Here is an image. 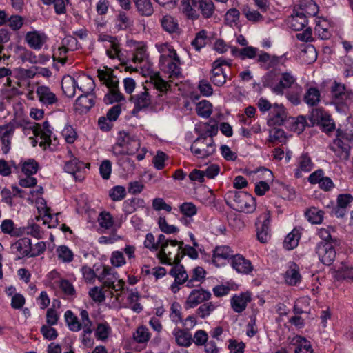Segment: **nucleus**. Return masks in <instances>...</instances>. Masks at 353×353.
I'll return each instance as SVG.
<instances>
[{"instance_id":"obj_1","label":"nucleus","mask_w":353,"mask_h":353,"mask_svg":"<svg viewBox=\"0 0 353 353\" xmlns=\"http://www.w3.org/2000/svg\"><path fill=\"white\" fill-rule=\"evenodd\" d=\"M144 246L152 252L159 250L157 257L163 264L170 265L172 262V252L168 250V247L176 246L179 244L177 240H172L165 237L164 234H159L157 241L152 233H148L144 241Z\"/></svg>"},{"instance_id":"obj_2","label":"nucleus","mask_w":353,"mask_h":353,"mask_svg":"<svg viewBox=\"0 0 353 353\" xmlns=\"http://www.w3.org/2000/svg\"><path fill=\"white\" fill-rule=\"evenodd\" d=\"M228 206L234 210L252 213L256 209L255 199L244 191L230 190L224 196Z\"/></svg>"},{"instance_id":"obj_3","label":"nucleus","mask_w":353,"mask_h":353,"mask_svg":"<svg viewBox=\"0 0 353 353\" xmlns=\"http://www.w3.org/2000/svg\"><path fill=\"white\" fill-rule=\"evenodd\" d=\"M317 12L316 5L312 0L308 1V6L303 4L298 9H294L290 21L291 28L295 31L303 30L307 24V17L314 16Z\"/></svg>"},{"instance_id":"obj_4","label":"nucleus","mask_w":353,"mask_h":353,"mask_svg":"<svg viewBox=\"0 0 353 353\" xmlns=\"http://www.w3.org/2000/svg\"><path fill=\"white\" fill-rule=\"evenodd\" d=\"M169 54H161L159 57L160 69L169 75L170 78H178L181 75V59L176 51H171Z\"/></svg>"},{"instance_id":"obj_5","label":"nucleus","mask_w":353,"mask_h":353,"mask_svg":"<svg viewBox=\"0 0 353 353\" xmlns=\"http://www.w3.org/2000/svg\"><path fill=\"white\" fill-rule=\"evenodd\" d=\"M190 150L199 158H207L216 151L214 141L212 138H207L206 134H201L193 141Z\"/></svg>"},{"instance_id":"obj_6","label":"nucleus","mask_w":353,"mask_h":353,"mask_svg":"<svg viewBox=\"0 0 353 353\" xmlns=\"http://www.w3.org/2000/svg\"><path fill=\"white\" fill-rule=\"evenodd\" d=\"M350 143H353L352 132L337 129L336 138L333 140L330 149L335 152L337 150H341L344 158L348 159L351 148Z\"/></svg>"},{"instance_id":"obj_7","label":"nucleus","mask_w":353,"mask_h":353,"mask_svg":"<svg viewBox=\"0 0 353 353\" xmlns=\"http://www.w3.org/2000/svg\"><path fill=\"white\" fill-rule=\"evenodd\" d=\"M335 245L332 242L326 241H320L316 244L315 252L323 264L330 265L334 261L336 256Z\"/></svg>"},{"instance_id":"obj_8","label":"nucleus","mask_w":353,"mask_h":353,"mask_svg":"<svg viewBox=\"0 0 353 353\" xmlns=\"http://www.w3.org/2000/svg\"><path fill=\"white\" fill-rule=\"evenodd\" d=\"M118 145L123 146L127 155H133L140 148L139 141L134 135L125 131H120L118 134Z\"/></svg>"},{"instance_id":"obj_9","label":"nucleus","mask_w":353,"mask_h":353,"mask_svg":"<svg viewBox=\"0 0 353 353\" xmlns=\"http://www.w3.org/2000/svg\"><path fill=\"white\" fill-rule=\"evenodd\" d=\"M212 297L211 292L202 288L193 289L189 294L185 302V308H194L210 300Z\"/></svg>"},{"instance_id":"obj_10","label":"nucleus","mask_w":353,"mask_h":353,"mask_svg":"<svg viewBox=\"0 0 353 353\" xmlns=\"http://www.w3.org/2000/svg\"><path fill=\"white\" fill-rule=\"evenodd\" d=\"M331 92L336 103L345 105L346 107L353 103V92L346 90L344 84L334 81Z\"/></svg>"},{"instance_id":"obj_11","label":"nucleus","mask_w":353,"mask_h":353,"mask_svg":"<svg viewBox=\"0 0 353 353\" xmlns=\"http://www.w3.org/2000/svg\"><path fill=\"white\" fill-rule=\"evenodd\" d=\"M10 250L11 252L16 256V260L25 257L30 258L32 241L28 237L21 238L11 244Z\"/></svg>"},{"instance_id":"obj_12","label":"nucleus","mask_w":353,"mask_h":353,"mask_svg":"<svg viewBox=\"0 0 353 353\" xmlns=\"http://www.w3.org/2000/svg\"><path fill=\"white\" fill-rule=\"evenodd\" d=\"M174 265L169 272V274L174 278V283L170 286V290L173 293H176L180 290L179 285L183 284L187 279L188 274L185 271L183 265L180 263H172L170 265Z\"/></svg>"},{"instance_id":"obj_13","label":"nucleus","mask_w":353,"mask_h":353,"mask_svg":"<svg viewBox=\"0 0 353 353\" xmlns=\"http://www.w3.org/2000/svg\"><path fill=\"white\" fill-rule=\"evenodd\" d=\"M268 125L269 126L284 125L289 117L285 107L282 104L274 103L269 113Z\"/></svg>"},{"instance_id":"obj_14","label":"nucleus","mask_w":353,"mask_h":353,"mask_svg":"<svg viewBox=\"0 0 353 353\" xmlns=\"http://www.w3.org/2000/svg\"><path fill=\"white\" fill-rule=\"evenodd\" d=\"M269 214L260 216L256 221L257 239L262 243H267L271 237Z\"/></svg>"},{"instance_id":"obj_15","label":"nucleus","mask_w":353,"mask_h":353,"mask_svg":"<svg viewBox=\"0 0 353 353\" xmlns=\"http://www.w3.org/2000/svg\"><path fill=\"white\" fill-rule=\"evenodd\" d=\"M14 130V125L11 123L0 125V139L2 143L1 150L4 154L8 153L10 150L11 139Z\"/></svg>"},{"instance_id":"obj_16","label":"nucleus","mask_w":353,"mask_h":353,"mask_svg":"<svg viewBox=\"0 0 353 353\" xmlns=\"http://www.w3.org/2000/svg\"><path fill=\"white\" fill-rule=\"evenodd\" d=\"M230 265L238 273L248 274L253 270V266L250 260L241 254H235L231 258Z\"/></svg>"},{"instance_id":"obj_17","label":"nucleus","mask_w":353,"mask_h":353,"mask_svg":"<svg viewBox=\"0 0 353 353\" xmlns=\"http://www.w3.org/2000/svg\"><path fill=\"white\" fill-rule=\"evenodd\" d=\"M39 101L44 105H52L58 101L56 94L46 85H39L36 90Z\"/></svg>"},{"instance_id":"obj_18","label":"nucleus","mask_w":353,"mask_h":353,"mask_svg":"<svg viewBox=\"0 0 353 353\" xmlns=\"http://www.w3.org/2000/svg\"><path fill=\"white\" fill-rule=\"evenodd\" d=\"M48 37L43 32L38 31L26 33L25 40L28 45L34 50H40L47 41Z\"/></svg>"},{"instance_id":"obj_19","label":"nucleus","mask_w":353,"mask_h":353,"mask_svg":"<svg viewBox=\"0 0 353 353\" xmlns=\"http://www.w3.org/2000/svg\"><path fill=\"white\" fill-rule=\"evenodd\" d=\"M144 92L131 96V101H132L134 104V108L132 110L133 114H137L141 110L148 108L150 105V96L148 90L145 88H144Z\"/></svg>"},{"instance_id":"obj_20","label":"nucleus","mask_w":353,"mask_h":353,"mask_svg":"<svg viewBox=\"0 0 353 353\" xmlns=\"http://www.w3.org/2000/svg\"><path fill=\"white\" fill-rule=\"evenodd\" d=\"M210 79L212 83L218 87L223 85L226 82L227 75L224 69L221 67L220 61L213 62Z\"/></svg>"},{"instance_id":"obj_21","label":"nucleus","mask_w":353,"mask_h":353,"mask_svg":"<svg viewBox=\"0 0 353 353\" xmlns=\"http://www.w3.org/2000/svg\"><path fill=\"white\" fill-rule=\"evenodd\" d=\"M178 243L179 244L176 245V246H178L176 248L177 253L173 259L172 258V263H180L182 258L185 255H188L190 258L192 259H196L198 258V252L194 247L186 245L183 248V241H178Z\"/></svg>"},{"instance_id":"obj_22","label":"nucleus","mask_w":353,"mask_h":353,"mask_svg":"<svg viewBox=\"0 0 353 353\" xmlns=\"http://www.w3.org/2000/svg\"><path fill=\"white\" fill-rule=\"evenodd\" d=\"M251 301L248 293H241L234 295L231 299V307L235 312L241 313L245 310L248 303Z\"/></svg>"},{"instance_id":"obj_23","label":"nucleus","mask_w":353,"mask_h":353,"mask_svg":"<svg viewBox=\"0 0 353 353\" xmlns=\"http://www.w3.org/2000/svg\"><path fill=\"white\" fill-rule=\"evenodd\" d=\"M50 125L48 121L43 122L42 125H37L34 129V134L35 136L40 135L41 139L43 140L40 143V145L42 146L44 144L50 145L51 144V135L52 134L50 130Z\"/></svg>"},{"instance_id":"obj_24","label":"nucleus","mask_w":353,"mask_h":353,"mask_svg":"<svg viewBox=\"0 0 353 353\" xmlns=\"http://www.w3.org/2000/svg\"><path fill=\"white\" fill-rule=\"evenodd\" d=\"M97 77L100 81L105 84L109 90L119 89V81L113 74L112 71H105L103 70H97Z\"/></svg>"},{"instance_id":"obj_25","label":"nucleus","mask_w":353,"mask_h":353,"mask_svg":"<svg viewBox=\"0 0 353 353\" xmlns=\"http://www.w3.org/2000/svg\"><path fill=\"white\" fill-rule=\"evenodd\" d=\"M307 125V121L304 116L300 115L297 117H289L285 127L298 134L301 133Z\"/></svg>"},{"instance_id":"obj_26","label":"nucleus","mask_w":353,"mask_h":353,"mask_svg":"<svg viewBox=\"0 0 353 353\" xmlns=\"http://www.w3.org/2000/svg\"><path fill=\"white\" fill-rule=\"evenodd\" d=\"M78 88L80 90H83L81 87H79L77 81L71 76L65 77L61 81V88L64 94L68 98H72L75 95V89Z\"/></svg>"},{"instance_id":"obj_27","label":"nucleus","mask_w":353,"mask_h":353,"mask_svg":"<svg viewBox=\"0 0 353 353\" xmlns=\"http://www.w3.org/2000/svg\"><path fill=\"white\" fill-rule=\"evenodd\" d=\"M85 168V165L83 162L79 161L74 159L65 163L64 170L66 172L72 174L76 180L81 181L83 178L81 174H79L81 170Z\"/></svg>"},{"instance_id":"obj_28","label":"nucleus","mask_w":353,"mask_h":353,"mask_svg":"<svg viewBox=\"0 0 353 353\" xmlns=\"http://www.w3.org/2000/svg\"><path fill=\"white\" fill-rule=\"evenodd\" d=\"M235 254H233V251L229 246H217L214 250L213 262L219 265L218 263L221 262V261L227 259H230L231 261V258Z\"/></svg>"},{"instance_id":"obj_29","label":"nucleus","mask_w":353,"mask_h":353,"mask_svg":"<svg viewBox=\"0 0 353 353\" xmlns=\"http://www.w3.org/2000/svg\"><path fill=\"white\" fill-rule=\"evenodd\" d=\"M301 276L299 273V268L295 263H292L285 274V282L290 285H296L300 283Z\"/></svg>"},{"instance_id":"obj_30","label":"nucleus","mask_w":353,"mask_h":353,"mask_svg":"<svg viewBox=\"0 0 353 353\" xmlns=\"http://www.w3.org/2000/svg\"><path fill=\"white\" fill-rule=\"evenodd\" d=\"M296 82V78L290 72H283L279 78V85L276 87V94H282L283 90L290 88Z\"/></svg>"},{"instance_id":"obj_31","label":"nucleus","mask_w":353,"mask_h":353,"mask_svg":"<svg viewBox=\"0 0 353 353\" xmlns=\"http://www.w3.org/2000/svg\"><path fill=\"white\" fill-rule=\"evenodd\" d=\"M90 97L89 93L79 96L76 100V110L81 112H87L94 105V99Z\"/></svg>"},{"instance_id":"obj_32","label":"nucleus","mask_w":353,"mask_h":353,"mask_svg":"<svg viewBox=\"0 0 353 353\" xmlns=\"http://www.w3.org/2000/svg\"><path fill=\"white\" fill-rule=\"evenodd\" d=\"M303 101L311 107L317 105L321 101V93L319 89L315 87L307 89L303 97Z\"/></svg>"},{"instance_id":"obj_33","label":"nucleus","mask_w":353,"mask_h":353,"mask_svg":"<svg viewBox=\"0 0 353 353\" xmlns=\"http://www.w3.org/2000/svg\"><path fill=\"white\" fill-rule=\"evenodd\" d=\"M299 168L295 170L296 177L301 176V172H310L313 168L314 164L307 153H303L299 159Z\"/></svg>"},{"instance_id":"obj_34","label":"nucleus","mask_w":353,"mask_h":353,"mask_svg":"<svg viewBox=\"0 0 353 353\" xmlns=\"http://www.w3.org/2000/svg\"><path fill=\"white\" fill-rule=\"evenodd\" d=\"M176 343L183 347H188L192 343V337L188 330L176 328L172 332Z\"/></svg>"},{"instance_id":"obj_35","label":"nucleus","mask_w":353,"mask_h":353,"mask_svg":"<svg viewBox=\"0 0 353 353\" xmlns=\"http://www.w3.org/2000/svg\"><path fill=\"white\" fill-rule=\"evenodd\" d=\"M279 75L274 70L267 72L262 77V83L263 87L271 88L273 92L276 93V87L279 85Z\"/></svg>"},{"instance_id":"obj_36","label":"nucleus","mask_w":353,"mask_h":353,"mask_svg":"<svg viewBox=\"0 0 353 353\" xmlns=\"http://www.w3.org/2000/svg\"><path fill=\"white\" fill-rule=\"evenodd\" d=\"M194 7L201 12L202 16L205 19H209L212 17L215 6L212 0H201L198 2L197 5H192Z\"/></svg>"},{"instance_id":"obj_37","label":"nucleus","mask_w":353,"mask_h":353,"mask_svg":"<svg viewBox=\"0 0 353 353\" xmlns=\"http://www.w3.org/2000/svg\"><path fill=\"white\" fill-rule=\"evenodd\" d=\"M137 11L141 16L150 17L154 13L150 0H133Z\"/></svg>"},{"instance_id":"obj_38","label":"nucleus","mask_w":353,"mask_h":353,"mask_svg":"<svg viewBox=\"0 0 353 353\" xmlns=\"http://www.w3.org/2000/svg\"><path fill=\"white\" fill-rule=\"evenodd\" d=\"M258 49L252 46L239 49L236 47L232 48V55L239 57L241 59H254L257 54Z\"/></svg>"},{"instance_id":"obj_39","label":"nucleus","mask_w":353,"mask_h":353,"mask_svg":"<svg viewBox=\"0 0 353 353\" xmlns=\"http://www.w3.org/2000/svg\"><path fill=\"white\" fill-rule=\"evenodd\" d=\"M160 21L162 28L168 33L177 32L179 30L177 20L171 15L163 16Z\"/></svg>"},{"instance_id":"obj_40","label":"nucleus","mask_w":353,"mask_h":353,"mask_svg":"<svg viewBox=\"0 0 353 353\" xmlns=\"http://www.w3.org/2000/svg\"><path fill=\"white\" fill-rule=\"evenodd\" d=\"M301 238V234L296 229H294L285 238L283 247L288 250H293L296 248Z\"/></svg>"},{"instance_id":"obj_41","label":"nucleus","mask_w":353,"mask_h":353,"mask_svg":"<svg viewBox=\"0 0 353 353\" xmlns=\"http://www.w3.org/2000/svg\"><path fill=\"white\" fill-rule=\"evenodd\" d=\"M1 229L3 233L11 236H19L23 234V230L14 228V224L11 219H5L1 222Z\"/></svg>"},{"instance_id":"obj_42","label":"nucleus","mask_w":353,"mask_h":353,"mask_svg":"<svg viewBox=\"0 0 353 353\" xmlns=\"http://www.w3.org/2000/svg\"><path fill=\"white\" fill-rule=\"evenodd\" d=\"M64 317L70 330L78 332L82 329V325L78 317L71 310H67L65 312Z\"/></svg>"},{"instance_id":"obj_43","label":"nucleus","mask_w":353,"mask_h":353,"mask_svg":"<svg viewBox=\"0 0 353 353\" xmlns=\"http://www.w3.org/2000/svg\"><path fill=\"white\" fill-rule=\"evenodd\" d=\"M134 52L132 58L134 63H141L148 57L146 46L143 43L133 41Z\"/></svg>"},{"instance_id":"obj_44","label":"nucleus","mask_w":353,"mask_h":353,"mask_svg":"<svg viewBox=\"0 0 353 353\" xmlns=\"http://www.w3.org/2000/svg\"><path fill=\"white\" fill-rule=\"evenodd\" d=\"M294 340L297 344L294 353H314L310 342L305 338L298 336Z\"/></svg>"},{"instance_id":"obj_45","label":"nucleus","mask_w":353,"mask_h":353,"mask_svg":"<svg viewBox=\"0 0 353 353\" xmlns=\"http://www.w3.org/2000/svg\"><path fill=\"white\" fill-rule=\"evenodd\" d=\"M217 307V305L212 302L201 304L196 310V314L201 319L208 317Z\"/></svg>"},{"instance_id":"obj_46","label":"nucleus","mask_w":353,"mask_h":353,"mask_svg":"<svg viewBox=\"0 0 353 353\" xmlns=\"http://www.w3.org/2000/svg\"><path fill=\"white\" fill-rule=\"evenodd\" d=\"M43 3L46 6L54 5L55 13L63 14L66 12V5L70 3V0H41Z\"/></svg>"},{"instance_id":"obj_47","label":"nucleus","mask_w":353,"mask_h":353,"mask_svg":"<svg viewBox=\"0 0 353 353\" xmlns=\"http://www.w3.org/2000/svg\"><path fill=\"white\" fill-rule=\"evenodd\" d=\"M212 112V104L206 101L203 100L200 101L196 105V113L199 116L203 118H208Z\"/></svg>"},{"instance_id":"obj_48","label":"nucleus","mask_w":353,"mask_h":353,"mask_svg":"<svg viewBox=\"0 0 353 353\" xmlns=\"http://www.w3.org/2000/svg\"><path fill=\"white\" fill-rule=\"evenodd\" d=\"M307 220L313 224L321 223L323 219V212L316 208H311L306 212Z\"/></svg>"},{"instance_id":"obj_49","label":"nucleus","mask_w":353,"mask_h":353,"mask_svg":"<svg viewBox=\"0 0 353 353\" xmlns=\"http://www.w3.org/2000/svg\"><path fill=\"white\" fill-rule=\"evenodd\" d=\"M207 37V31L201 30L196 34L195 38L191 42V45L196 51H199L205 46Z\"/></svg>"},{"instance_id":"obj_50","label":"nucleus","mask_w":353,"mask_h":353,"mask_svg":"<svg viewBox=\"0 0 353 353\" xmlns=\"http://www.w3.org/2000/svg\"><path fill=\"white\" fill-rule=\"evenodd\" d=\"M39 168L38 163L34 159L24 161L21 165V170L26 176H32L37 173Z\"/></svg>"},{"instance_id":"obj_51","label":"nucleus","mask_w":353,"mask_h":353,"mask_svg":"<svg viewBox=\"0 0 353 353\" xmlns=\"http://www.w3.org/2000/svg\"><path fill=\"white\" fill-rule=\"evenodd\" d=\"M106 54L112 59H118L120 61H123V54L121 52L118 41L110 44V48L106 50Z\"/></svg>"},{"instance_id":"obj_52","label":"nucleus","mask_w":353,"mask_h":353,"mask_svg":"<svg viewBox=\"0 0 353 353\" xmlns=\"http://www.w3.org/2000/svg\"><path fill=\"white\" fill-rule=\"evenodd\" d=\"M117 21L118 23L117 27L118 30H126L132 25V21L130 20L126 12L123 11H119L117 16Z\"/></svg>"},{"instance_id":"obj_53","label":"nucleus","mask_w":353,"mask_h":353,"mask_svg":"<svg viewBox=\"0 0 353 353\" xmlns=\"http://www.w3.org/2000/svg\"><path fill=\"white\" fill-rule=\"evenodd\" d=\"M125 98L119 92V89L109 90V92L104 97L103 101L107 104H111L114 102H120L124 101Z\"/></svg>"},{"instance_id":"obj_54","label":"nucleus","mask_w":353,"mask_h":353,"mask_svg":"<svg viewBox=\"0 0 353 353\" xmlns=\"http://www.w3.org/2000/svg\"><path fill=\"white\" fill-rule=\"evenodd\" d=\"M143 202V200L140 199H127L123 203V210L126 215L131 214L136 210V206Z\"/></svg>"},{"instance_id":"obj_55","label":"nucleus","mask_w":353,"mask_h":353,"mask_svg":"<svg viewBox=\"0 0 353 353\" xmlns=\"http://www.w3.org/2000/svg\"><path fill=\"white\" fill-rule=\"evenodd\" d=\"M240 12L236 8H231L225 14L226 24L233 26L236 25L239 21Z\"/></svg>"},{"instance_id":"obj_56","label":"nucleus","mask_w":353,"mask_h":353,"mask_svg":"<svg viewBox=\"0 0 353 353\" xmlns=\"http://www.w3.org/2000/svg\"><path fill=\"white\" fill-rule=\"evenodd\" d=\"M242 13L245 16L248 21L258 22L263 20V17L259 12L255 10H251L248 6H243Z\"/></svg>"},{"instance_id":"obj_57","label":"nucleus","mask_w":353,"mask_h":353,"mask_svg":"<svg viewBox=\"0 0 353 353\" xmlns=\"http://www.w3.org/2000/svg\"><path fill=\"white\" fill-rule=\"evenodd\" d=\"M133 336L136 341L143 343L149 341L150 333L148 328L141 326L137 328Z\"/></svg>"},{"instance_id":"obj_58","label":"nucleus","mask_w":353,"mask_h":353,"mask_svg":"<svg viewBox=\"0 0 353 353\" xmlns=\"http://www.w3.org/2000/svg\"><path fill=\"white\" fill-rule=\"evenodd\" d=\"M327 113V112L323 108H313L309 116V120L311 122L312 125L319 124L320 120H322Z\"/></svg>"},{"instance_id":"obj_59","label":"nucleus","mask_w":353,"mask_h":353,"mask_svg":"<svg viewBox=\"0 0 353 353\" xmlns=\"http://www.w3.org/2000/svg\"><path fill=\"white\" fill-rule=\"evenodd\" d=\"M158 225L161 231L167 234H175L179 232V229L176 226L168 223L165 217L159 218Z\"/></svg>"},{"instance_id":"obj_60","label":"nucleus","mask_w":353,"mask_h":353,"mask_svg":"<svg viewBox=\"0 0 353 353\" xmlns=\"http://www.w3.org/2000/svg\"><path fill=\"white\" fill-rule=\"evenodd\" d=\"M126 195L125 188L121 185L113 187L109 192V196L112 201H121Z\"/></svg>"},{"instance_id":"obj_61","label":"nucleus","mask_w":353,"mask_h":353,"mask_svg":"<svg viewBox=\"0 0 353 353\" xmlns=\"http://www.w3.org/2000/svg\"><path fill=\"white\" fill-rule=\"evenodd\" d=\"M57 255L59 259L63 262H71L73 259L72 252L65 245L59 246L57 249Z\"/></svg>"},{"instance_id":"obj_62","label":"nucleus","mask_w":353,"mask_h":353,"mask_svg":"<svg viewBox=\"0 0 353 353\" xmlns=\"http://www.w3.org/2000/svg\"><path fill=\"white\" fill-rule=\"evenodd\" d=\"M181 310V307L179 303L174 302L171 305L170 317L171 320L175 323L182 322Z\"/></svg>"},{"instance_id":"obj_63","label":"nucleus","mask_w":353,"mask_h":353,"mask_svg":"<svg viewBox=\"0 0 353 353\" xmlns=\"http://www.w3.org/2000/svg\"><path fill=\"white\" fill-rule=\"evenodd\" d=\"M151 81L157 90L160 92H165L170 88L169 84L163 80L159 74H155L151 77Z\"/></svg>"},{"instance_id":"obj_64","label":"nucleus","mask_w":353,"mask_h":353,"mask_svg":"<svg viewBox=\"0 0 353 353\" xmlns=\"http://www.w3.org/2000/svg\"><path fill=\"white\" fill-rule=\"evenodd\" d=\"M98 221L100 226L105 229H109L113 225L112 216L109 212H101L98 218Z\"/></svg>"}]
</instances>
